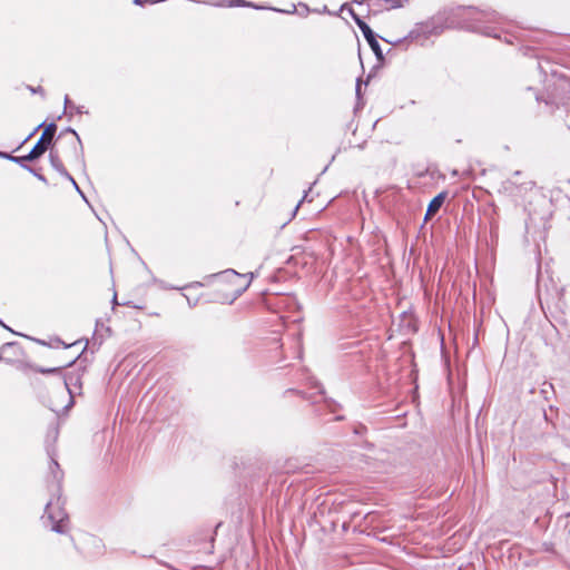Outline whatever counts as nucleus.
Segmentation results:
<instances>
[{
  "mask_svg": "<svg viewBox=\"0 0 570 570\" xmlns=\"http://www.w3.org/2000/svg\"><path fill=\"white\" fill-rule=\"evenodd\" d=\"M73 107L68 96L65 97V109Z\"/></svg>",
  "mask_w": 570,
  "mask_h": 570,
  "instance_id": "nucleus-16",
  "label": "nucleus"
},
{
  "mask_svg": "<svg viewBox=\"0 0 570 570\" xmlns=\"http://www.w3.org/2000/svg\"><path fill=\"white\" fill-rule=\"evenodd\" d=\"M56 130H57V126L53 122L46 126L41 137L39 138L37 144L33 146V156L35 155L42 156L47 151V149L49 148V146L52 142Z\"/></svg>",
  "mask_w": 570,
  "mask_h": 570,
  "instance_id": "nucleus-3",
  "label": "nucleus"
},
{
  "mask_svg": "<svg viewBox=\"0 0 570 570\" xmlns=\"http://www.w3.org/2000/svg\"><path fill=\"white\" fill-rule=\"evenodd\" d=\"M35 175H36L40 180L46 181V178H45L42 175H39V174H36V173H35Z\"/></svg>",
  "mask_w": 570,
  "mask_h": 570,
  "instance_id": "nucleus-20",
  "label": "nucleus"
},
{
  "mask_svg": "<svg viewBox=\"0 0 570 570\" xmlns=\"http://www.w3.org/2000/svg\"><path fill=\"white\" fill-rule=\"evenodd\" d=\"M292 7H293V9H292V10L286 11L287 13H293V12H295V10H296V9H295V6H292Z\"/></svg>",
  "mask_w": 570,
  "mask_h": 570,
  "instance_id": "nucleus-25",
  "label": "nucleus"
},
{
  "mask_svg": "<svg viewBox=\"0 0 570 570\" xmlns=\"http://www.w3.org/2000/svg\"><path fill=\"white\" fill-rule=\"evenodd\" d=\"M445 198H446V193L442 191L430 202L426 213H425V219H430L439 212V209L443 205Z\"/></svg>",
  "mask_w": 570,
  "mask_h": 570,
  "instance_id": "nucleus-4",
  "label": "nucleus"
},
{
  "mask_svg": "<svg viewBox=\"0 0 570 570\" xmlns=\"http://www.w3.org/2000/svg\"><path fill=\"white\" fill-rule=\"evenodd\" d=\"M303 202V199L296 205L295 209H294V214L298 210V207L301 205V203Z\"/></svg>",
  "mask_w": 570,
  "mask_h": 570,
  "instance_id": "nucleus-22",
  "label": "nucleus"
},
{
  "mask_svg": "<svg viewBox=\"0 0 570 570\" xmlns=\"http://www.w3.org/2000/svg\"><path fill=\"white\" fill-rule=\"evenodd\" d=\"M77 358H78V356L75 357L73 360H71L67 365H72L76 362Z\"/></svg>",
  "mask_w": 570,
  "mask_h": 570,
  "instance_id": "nucleus-23",
  "label": "nucleus"
},
{
  "mask_svg": "<svg viewBox=\"0 0 570 570\" xmlns=\"http://www.w3.org/2000/svg\"><path fill=\"white\" fill-rule=\"evenodd\" d=\"M72 108H73V109L76 110V112H78V114H81V112H82L81 107L73 106Z\"/></svg>",
  "mask_w": 570,
  "mask_h": 570,
  "instance_id": "nucleus-19",
  "label": "nucleus"
},
{
  "mask_svg": "<svg viewBox=\"0 0 570 570\" xmlns=\"http://www.w3.org/2000/svg\"><path fill=\"white\" fill-rule=\"evenodd\" d=\"M222 274H223V275H225V276H227V277H229V276H232V277H239V276H240V275H239L236 271H234V269H226V271H225V272H223Z\"/></svg>",
  "mask_w": 570,
  "mask_h": 570,
  "instance_id": "nucleus-14",
  "label": "nucleus"
},
{
  "mask_svg": "<svg viewBox=\"0 0 570 570\" xmlns=\"http://www.w3.org/2000/svg\"><path fill=\"white\" fill-rule=\"evenodd\" d=\"M75 379L73 375H70V376H65L63 377V381H62V384L65 386V389L68 391L69 393V396H70V400L72 399V392L70 390V385L72 384V380ZM76 380H78V377H76Z\"/></svg>",
  "mask_w": 570,
  "mask_h": 570,
  "instance_id": "nucleus-9",
  "label": "nucleus"
},
{
  "mask_svg": "<svg viewBox=\"0 0 570 570\" xmlns=\"http://www.w3.org/2000/svg\"><path fill=\"white\" fill-rule=\"evenodd\" d=\"M134 3H135V4H141V3H142V0H134Z\"/></svg>",
  "mask_w": 570,
  "mask_h": 570,
  "instance_id": "nucleus-24",
  "label": "nucleus"
},
{
  "mask_svg": "<svg viewBox=\"0 0 570 570\" xmlns=\"http://www.w3.org/2000/svg\"><path fill=\"white\" fill-rule=\"evenodd\" d=\"M68 131L73 134L77 137L78 141H80L79 136L77 135V132L73 129L68 128Z\"/></svg>",
  "mask_w": 570,
  "mask_h": 570,
  "instance_id": "nucleus-18",
  "label": "nucleus"
},
{
  "mask_svg": "<svg viewBox=\"0 0 570 570\" xmlns=\"http://www.w3.org/2000/svg\"><path fill=\"white\" fill-rule=\"evenodd\" d=\"M73 185V188H76L80 194H81V190L79 189L77 183L75 181V179L72 178V180H70Z\"/></svg>",
  "mask_w": 570,
  "mask_h": 570,
  "instance_id": "nucleus-17",
  "label": "nucleus"
},
{
  "mask_svg": "<svg viewBox=\"0 0 570 570\" xmlns=\"http://www.w3.org/2000/svg\"><path fill=\"white\" fill-rule=\"evenodd\" d=\"M63 366H57V367H39L37 371L42 374H51V373H58L61 371Z\"/></svg>",
  "mask_w": 570,
  "mask_h": 570,
  "instance_id": "nucleus-11",
  "label": "nucleus"
},
{
  "mask_svg": "<svg viewBox=\"0 0 570 570\" xmlns=\"http://www.w3.org/2000/svg\"><path fill=\"white\" fill-rule=\"evenodd\" d=\"M40 157H41V155H35L33 156V148H32L28 155L21 156V157H11V159L13 161L22 164L23 161H33V160H36V159H38Z\"/></svg>",
  "mask_w": 570,
  "mask_h": 570,
  "instance_id": "nucleus-7",
  "label": "nucleus"
},
{
  "mask_svg": "<svg viewBox=\"0 0 570 570\" xmlns=\"http://www.w3.org/2000/svg\"><path fill=\"white\" fill-rule=\"evenodd\" d=\"M60 499L50 500L46 505V518L49 521L51 530L57 533H65L68 530V515L60 507Z\"/></svg>",
  "mask_w": 570,
  "mask_h": 570,
  "instance_id": "nucleus-1",
  "label": "nucleus"
},
{
  "mask_svg": "<svg viewBox=\"0 0 570 570\" xmlns=\"http://www.w3.org/2000/svg\"><path fill=\"white\" fill-rule=\"evenodd\" d=\"M49 159H50V164L51 166L63 177H66L68 180H72V176H70V174L67 171V169L65 168V166L62 165L59 156L57 153H55L53 150L50 151L49 154Z\"/></svg>",
  "mask_w": 570,
  "mask_h": 570,
  "instance_id": "nucleus-6",
  "label": "nucleus"
},
{
  "mask_svg": "<svg viewBox=\"0 0 570 570\" xmlns=\"http://www.w3.org/2000/svg\"><path fill=\"white\" fill-rule=\"evenodd\" d=\"M481 32H483L484 35L487 36H493V37H497L495 33L492 32V30L488 27H485L484 29H480Z\"/></svg>",
  "mask_w": 570,
  "mask_h": 570,
  "instance_id": "nucleus-15",
  "label": "nucleus"
},
{
  "mask_svg": "<svg viewBox=\"0 0 570 570\" xmlns=\"http://www.w3.org/2000/svg\"><path fill=\"white\" fill-rule=\"evenodd\" d=\"M33 92H42V88L38 87L37 89H32Z\"/></svg>",
  "mask_w": 570,
  "mask_h": 570,
  "instance_id": "nucleus-21",
  "label": "nucleus"
},
{
  "mask_svg": "<svg viewBox=\"0 0 570 570\" xmlns=\"http://www.w3.org/2000/svg\"><path fill=\"white\" fill-rule=\"evenodd\" d=\"M483 17H484V19H487V20H489V21H490V20H491V21H499V17H498V14H497V13H494V12L483 13Z\"/></svg>",
  "mask_w": 570,
  "mask_h": 570,
  "instance_id": "nucleus-13",
  "label": "nucleus"
},
{
  "mask_svg": "<svg viewBox=\"0 0 570 570\" xmlns=\"http://www.w3.org/2000/svg\"><path fill=\"white\" fill-rule=\"evenodd\" d=\"M153 3L159 2L160 0H150Z\"/></svg>",
  "mask_w": 570,
  "mask_h": 570,
  "instance_id": "nucleus-27",
  "label": "nucleus"
},
{
  "mask_svg": "<svg viewBox=\"0 0 570 570\" xmlns=\"http://www.w3.org/2000/svg\"><path fill=\"white\" fill-rule=\"evenodd\" d=\"M383 1L389 6V8H399V7H402L409 0H383Z\"/></svg>",
  "mask_w": 570,
  "mask_h": 570,
  "instance_id": "nucleus-12",
  "label": "nucleus"
},
{
  "mask_svg": "<svg viewBox=\"0 0 570 570\" xmlns=\"http://www.w3.org/2000/svg\"><path fill=\"white\" fill-rule=\"evenodd\" d=\"M49 469L53 478V482L50 484V488L52 489L53 492L59 493L61 488L60 483L62 479V472L59 468L58 462L55 459H51Z\"/></svg>",
  "mask_w": 570,
  "mask_h": 570,
  "instance_id": "nucleus-5",
  "label": "nucleus"
},
{
  "mask_svg": "<svg viewBox=\"0 0 570 570\" xmlns=\"http://www.w3.org/2000/svg\"><path fill=\"white\" fill-rule=\"evenodd\" d=\"M247 276L249 277V279L242 288L236 291V295H234V298H237V296L240 295L244 291H246L248 288V286L250 285L254 274L253 273L244 274V277H247Z\"/></svg>",
  "mask_w": 570,
  "mask_h": 570,
  "instance_id": "nucleus-10",
  "label": "nucleus"
},
{
  "mask_svg": "<svg viewBox=\"0 0 570 570\" xmlns=\"http://www.w3.org/2000/svg\"><path fill=\"white\" fill-rule=\"evenodd\" d=\"M356 92H357V95L360 94V83H357V86H356Z\"/></svg>",
  "mask_w": 570,
  "mask_h": 570,
  "instance_id": "nucleus-26",
  "label": "nucleus"
},
{
  "mask_svg": "<svg viewBox=\"0 0 570 570\" xmlns=\"http://www.w3.org/2000/svg\"><path fill=\"white\" fill-rule=\"evenodd\" d=\"M228 6L229 7H234V6H247V7H253L255 9H263V7H258V6H255L250 2H246L245 0H233V1H229L228 2Z\"/></svg>",
  "mask_w": 570,
  "mask_h": 570,
  "instance_id": "nucleus-8",
  "label": "nucleus"
},
{
  "mask_svg": "<svg viewBox=\"0 0 570 570\" xmlns=\"http://www.w3.org/2000/svg\"><path fill=\"white\" fill-rule=\"evenodd\" d=\"M355 22L358 26V28L361 29L364 38L368 42V45H370L371 49L373 50V52L375 53L376 58L379 60H383V52H382L379 41L376 40V36L373 32V30L370 28V26L367 23H365L363 20H361L358 18H355Z\"/></svg>",
  "mask_w": 570,
  "mask_h": 570,
  "instance_id": "nucleus-2",
  "label": "nucleus"
}]
</instances>
